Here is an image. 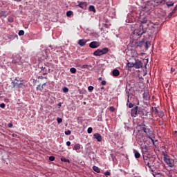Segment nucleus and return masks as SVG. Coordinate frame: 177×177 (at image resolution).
<instances>
[{
  "mask_svg": "<svg viewBox=\"0 0 177 177\" xmlns=\"http://www.w3.org/2000/svg\"><path fill=\"white\" fill-rule=\"evenodd\" d=\"M155 111L157 114H158L160 112H158V110L157 109V108H155Z\"/></svg>",
  "mask_w": 177,
  "mask_h": 177,
  "instance_id": "obj_52",
  "label": "nucleus"
},
{
  "mask_svg": "<svg viewBox=\"0 0 177 177\" xmlns=\"http://www.w3.org/2000/svg\"><path fill=\"white\" fill-rule=\"evenodd\" d=\"M70 71L72 73V74H75V73H77V69H75V68H71Z\"/></svg>",
  "mask_w": 177,
  "mask_h": 177,
  "instance_id": "obj_28",
  "label": "nucleus"
},
{
  "mask_svg": "<svg viewBox=\"0 0 177 177\" xmlns=\"http://www.w3.org/2000/svg\"><path fill=\"white\" fill-rule=\"evenodd\" d=\"M66 146H71V142H70V141H67L66 142Z\"/></svg>",
  "mask_w": 177,
  "mask_h": 177,
  "instance_id": "obj_48",
  "label": "nucleus"
},
{
  "mask_svg": "<svg viewBox=\"0 0 177 177\" xmlns=\"http://www.w3.org/2000/svg\"><path fill=\"white\" fill-rule=\"evenodd\" d=\"M48 66H46V65L41 66V64L39 65V68H40V71H43V70H45L46 68H48Z\"/></svg>",
  "mask_w": 177,
  "mask_h": 177,
  "instance_id": "obj_23",
  "label": "nucleus"
},
{
  "mask_svg": "<svg viewBox=\"0 0 177 177\" xmlns=\"http://www.w3.org/2000/svg\"><path fill=\"white\" fill-rule=\"evenodd\" d=\"M77 6L82 9H85L86 8V2L81 1Z\"/></svg>",
  "mask_w": 177,
  "mask_h": 177,
  "instance_id": "obj_10",
  "label": "nucleus"
},
{
  "mask_svg": "<svg viewBox=\"0 0 177 177\" xmlns=\"http://www.w3.org/2000/svg\"><path fill=\"white\" fill-rule=\"evenodd\" d=\"M88 10H90V12H96V9H95V6H90Z\"/></svg>",
  "mask_w": 177,
  "mask_h": 177,
  "instance_id": "obj_22",
  "label": "nucleus"
},
{
  "mask_svg": "<svg viewBox=\"0 0 177 177\" xmlns=\"http://www.w3.org/2000/svg\"><path fill=\"white\" fill-rule=\"evenodd\" d=\"M127 106L129 108V109H132V107H133V104L129 102V104L127 103Z\"/></svg>",
  "mask_w": 177,
  "mask_h": 177,
  "instance_id": "obj_34",
  "label": "nucleus"
},
{
  "mask_svg": "<svg viewBox=\"0 0 177 177\" xmlns=\"http://www.w3.org/2000/svg\"><path fill=\"white\" fill-rule=\"evenodd\" d=\"M147 29L143 28V25H140L138 29L133 32V38H140L143 34H146Z\"/></svg>",
  "mask_w": 177,
  "mask_h": 177,
  "instance_id": "obj_1",
  "label": "nucleus"
},
{
  "mask_svg": "<svg viewBox=\"0 0 177 177\" xmlns=\"http://www.w3.org/2000/svg\"><path fill=\"white\" fill-rule=\"evenodd\" d=\"M8 21L9 23H13V21H15V18H13V17H8Z\"/></svg>",
  "mask_w": 177,
  "mask_h": 177,
  "instance_id": "obj_26",
  "label": "nucleus"
},
{
  "mask_svg": "<svg viewBox=\"0 0 177 177\" xmlns=\"http://www.w3.org/2000/svg\"><path fill=\"white\" fill-rule=\"evenodd\" d=\"M173 10L176 12L177 11V7H175Z\"/></svg>",
  "mask_w": 177,
  "mask_h": 177,
  "instance_id": "obj_55",
  "label": "nucleus"
},
{
  "mask_svg": "<svg viewBox=\"0 0 177 177\" xmlns=\"http://www.w3.org/2000/svg\"><path fill=\"white\" fill-rule=\"evenodd\" d=\"M129 96H131V94H129V93H128V95H127V103L129 104Z\"/></svg>",
  "mask_w": 177,
  "mask_h": 177,
  "instance_id": "obj_46",
  "label": "nucleus"
},
{
  "mask_svg": "<svg viewBox=\"0 0 177 177\" xmlns=\"http://www.w3.org/2000/svg\"><path fill=\"white\" fill-rule=\"evenodd\" d=\"M6 106V105L5 104V103H2V104H0V107H1V109H5Z\"/></svg>",
  "mask_w": 177,
  "mask_h": 177,
  "instance_id": "obj_44",
  "label": "nucleus"
},
{
  "mask_svg": "<svg viewBox=\"0 0 177 177\" xmlns=\"http://www.w3.org/2000/svg\"><path fill=\"white\" fill-rule=\"evenodd\" d=\"M62 91H63V92H64V93H67V92H68V88H67V87H64V88H62Z\"/></svg>",
  "mask_w": 177,
  "mask_h": 177,
  "instance_id": "obj_37",
  "label": "nucleus"
},
{
  "mask_svg": "<svg viewBox=\"0 0 177 177\" xmlns=\"http://www.w3.org/2000/svg\"><path fill=\"white\" fill-rule=\"evenodd\" d=\"M171 73H174L175 71V68H171Z\"/></svg>",
  "mask_w": 177,
  "mask_h": 177,
  "instance_id": "obj_54",
  "label": "nucleus"
},
{
  "mask_svg": "<svg viewBox=\"0 0 177 177\" xmlns=\"http://www.w3.org/2000/svg\"><path fill=\"white\" fill-rule=\"evenodd\" d=\"M37 89H38L39 91H41V92H42V91H44V86H41L40 84H39L37 87Z\"/></svg>",
  "mask_w": 177,
  "mask_h": 177,
  "instance_id": "obj_27",
  "label": "nucleus"
},
{
  "mask_svg": "<svg viewBox=\"0 0 177 177\" xmlns=\"http://www.w3.org/2000/svg\"><path fill=\"white\" fill-rule=\"evenodd\" d=\"M111 174V173H110V171H107L104 173L105 176H110V175Z\"/></svg>",
  "mask_w": 177,
  "mask_h": 177,
  "instance_id": "obj_41",
  "label": "nucleus"
},
{
  "mask_svg": "<svg viewBox=\"0 0 177 177\" xmlns=\"http://www.w3.org/2000/svg\"><path fill=\"white\" fill-rule=\"evenodd\" d=\"M127 67L132 68V67H135V63L129 62L127 63Z\"/></svg>",
  "mask_w": 177,
  "mask_h": 177,
  "instance_id": "obj_24",
  "label": "nucleus"
},
{
  "mask_svg": "<svg viewBox=\"0 0 177 177\" xmlns=\"http://www.w3.org/2000/svg\"><path fill=\"white\" fill-rule=\"evenodd\" d=\"M7 16L6 11H0V17H6Z\"/></svg>",
  "mask_w": 177,
  "mask_h": 177,
  "instance_id": "obj_19",
  "label": "nucleus"
},
{
  "mask_svg": "<svg viewBox=\"0 0 177 177\" xmlns=\"http://www.w3.org/2000/svg\"><path fill=\"white\" fill-rule=\"evenodd\" d=\"M49 160H50V161H55V156H50L49 157Z\"/></svg>",
  "mask_w": 177,
  "mask_h": 177,
  "instance_id": "obj_45",
  "label": "nucleus"
},
{
  "mask_svg": "<svg viewBox=\"0 0 177 177\" xmlns=\"http://www.w3.org/2000/svg\"><path fill=\"white\" fill-rule=\"evenodd\" d=\"M98 81H102V77H99Z\"/></svg>",
  "mask_w": 177,
  "mask_h": 177,
  "instance_id": "obj_58",
  "label": "nucleus"
},
{
  "mask_svg": "<svg viewBox=\"0 0 177 177\" xmlns=\"http://www.w3.org/2000/svg\"><path fill=\"white\" fill-rule=\"evenodd\" d=\"M89 46L92 49H96V48H99V46H100V44L97 41H92L89 44Z\"/></svg>",
  "mask_w": 177,
  "mask_h": 177,
  "instance_id": "obj_4",
  "label": "nucleus"
},
{
  "mask_svg": "<svg viewBox=\"0 0 177 177\" xmlns=\"http://www.w3.org/2000/svg\"><path fill=\"white\" fill-rule=\"evenodd\" d=\"M18 35L19 36L24 35V30H19L18 32Z\"/></svg>",
  "mask_w": 177,
  "mask_h": 177,
  "instance_id": "obj_36",
  "label": "nucleus"
},
{
  "mask_svg": "<svg viewBox=\"0 0 177 177\" xmlns=\"http://www.w3.org/2000/svg\"><path fill=\"white\" fill-rule=\"evenodd\" d=\"M163 160L168 167L174 168V165H175V160H174V159L169 158L167 155H164Z\"/></svg>",
  "mask_w": 177,
  "mask_h": 177,
  "instance_id": "obj_2",
  "label": "nucleus"
},
{
  "mask_svg": "<svg viewBox=\"0 0 177 177\" xmlns=\"http://www.w3.org/2000/svg\"><path fill=\"white\" fill-rule=\"evenodd\" d=\"M102 85H106V84H107V82H106V80H103L102 82H101Z\"/></svg>",
  "mask_w": 177,
  "mask_h": 177,
  "instance_id": "obj_49",
  "label": "nucleus"
},
{
  "mask_svg": "<svg viewBox=\"0 0 177 177\" xmlns=\"http://www.w3.org/2000/svg\"><path fill=\"white\" fill-rule=\"evenodd\" d=\"M88 90L90 91V92H92V91L93 90V86H89L88 87Z\"/></svg>",
  "mask_w": 177,
  "mask_h": 177,
  "instance_id": "obj_42",
  "label": "nucleus"
},
{
  "mask_svg": "<svg viewBox=\"0 0 177 177\" xmlns=\"http://www.w3.org/2000/svg\"><path fill=\"white\" fill-rule=\"evenodd\" d=\"M86 42H88V41H86V39H81L78 40V45H80V46H85V45H86Z\"/></svg>",
  "mask_w": 177,
  "mask_h": 177,
  "instance_id": "obj_7",
  "label": "nucleus"
},
{
  "mask_svg": "<svg viewBox=\"0 0 177 177\" xmlns=\"http://www.w3.org/2000/svg\"><path fill=\"white\" fill-rule=\"evenodd\" d=\"M109 111H111V113H114V111H115V108H114V106H110Z\"/></svg>",
  "mask_w": 177,
  "mask_h": 177,
  "instance_id": "obj_31",
  "label": "nucleus"
},
{
  "mask_svg": "<svg viewBox=\"0 0 177 177\" xmlns=\"http://www.w3.org/2000/svg\"><path fill=\"white\" fill-rule=\"evenodd\" d=\"M139 114V106H136L131 109V117H137Z\"/></svg>",
  "mask_w": 177,
  "mask_h": 177,
  "instance_id": "obj_3",
  "label": "nucleus"
},
{
  "mask_svg": "<svg viewBox=\"0 0 177 177\" xmlns=\"http://www.w3.org/2000/svg\"><path fill=\"white\" fill-rule=\"evenodd\" d=\"M15 1H16L17 2H20V1H21V0H15Z\"/></svg>",
  "mask_w": 177,
  "mask_h": 177,
  "instance_id": "obj_59",
  "label": "nucleus"
},
{
  "mask_svg": "<svg viewBox=\"0 0 177 177\" xmlns=\"http://www.w3.org/2000/svg\"><path fill=\"white\" fill-rule=\"evenodd\" d=\"M8 128H13V124L12 123H9L8 124Z\"/></svg>",
  "mask_w": 177,
  "mask_h": 177,
  "instance_id": "obj_47",
  "label": "nucleus"
},
{
  "mask_svg": "<svg viewBox=\"0 0 177 177\" xmlns=\"http://www.w3.org/2000/svg\"><path fill=\"white\" fill-rule=\"evenodd\" d=\"M72 15H73V11H68L66 12L67 17H70V16H72Z\"/></svg>",
  "mask_w": 177,
  "mask_h": 177,
  "instance_id": "obj_32",
  "label": "nucleus"
},
{
  "mask_svg": "<svg viewBox=\"0 0 177 177\" xmlns=\"http://www.w3.org/2000/svg\"><path fill=\"white\" fill-rule=\"evenodd\" d=\"M12 85H13L14 88H16V87L20 86V85H23V83H21V82L19 83V81L17 80V82H16V81L12 82Z\"/></svg>",
  "mask_w": 177,
  "mask_h": 177,
  "instance_id": "obj_13",
  "label": "nucleus"
},
{
  "mask_svg": "<svg viewBox=\"0 0 177 177\" xmlns=\"http://www.w3.org/2000/svg\"><path fill=\"white\" fill-rule=\"evenodd\" d=\"M93 169L95 171V172H97V174H100V169H99V167L97 166H93Z\"/></svg>",
  "mask_w": 177,
  "mask_h": 177,
  "instance_id": "obj_21",
  "label": "nucleus"
},
{
  "mask_svg": "<svg viewBox=\"0 0 177 177\" xmlns=\"http://www.w3.org/2000/svg\"><path fill=\"white\" fill-rule=\"evenodd\" d=\"M61 161H62L63 162H70V160L66 159L65 158H62Z\"/></svg>",
  "mask_w": 177,
  "mask_h": 177,
  "instance_id": "obj_29",
  "label": "nucleus"
},
{
  "mask_svg": "<svg viewBox=\"0 0 177 177\" xmlns=\"http://www.w3.org/2000/svg\"><path fill=\"white\" fill-rule=\"evenodd\" d=\"M59 106H62V104H59Z\"/></svg>",
  "mask_w": 177,
  "mask_h": 177,
  "instance_id": "obj_62",
  "label": "nucleus"
},
{
  "mask_svg": "<svg viewBox=\"0 0 177 177\" xmlns=\"http://www.w3.org/2000/svg\"><path fill=\"white\" fill-rule=\"evenodd\" d=\"M97 121H100V122H102V121H103V118H102V115H98V116L97 117Z\"/></svg>",
  "mask_w": 177,
  "mask_h": 177,
  "instance_id": "obj_33",
  "label": "nucleus"
},
{
  "mask_svg": "<svg viewBox=\"0 0 177 177\" xmlns=\"http://www.w3.org/2000/svg\"><path fill=\"white\" fill-rule=\"evenodd\" d=\"M101 91H104V86L101 87Z\"/></svg>",
  "mask_w": 177,
  "mask_h": 177,
  "instance_id": "obj_56",
  "label": "nucleus"
},
{
  "mask_svg": "<svg viewBox=\"0 0 177 177\" xmlns=\"http://www.w3.org/2000/svg\"><path fill=\"white\" fill-rule=\"evenodd\" d=\"M93 138L94 139H96L97 140V142H102V136L98 133H96L93 135Z\"/></svg>",
  "mask_w": 177,
  "mask_h": 177,
  "instance_id": "obj_8",
  "label": "nucleus"
},
{
  "mask_svg": "<svg viewBox=\"0 0 177 177\" xmlns=\"http://www.w3.org/2000/svg\"><path fill=\"white\" fill-rule=\"evenodd\" d=\"M12 136H15V134H12Z\"/></svg>",
  "mask_w": 177,
  "mask_h": 177,
  "instance_id": "obj_63",
  "label": "nucleus"
},
{
  "mask_svg": "<svg viewBox=\"0 0 177 177\" xmlns=\"http://www.w3.org/2000/svg\"><path fill=\"white\" fill-rule=\"evenodd\" d=\"M57 121L58 124H62V122H63V119H62L60 118H57Z\"/></svg>",
  "mask_w": 177,
  "mask_h": 177,
  "instance_id": "obj_35",
  "label": "nucleus"
},
{
  "mask_svg": "<svg viewBox=\"0 0 177 177\" xmlns=\"http://www.w3.org/2000/svg\"><path fill=\"white\" fill-rule=\"evenodd\" d=\"M135 68H142L143 67V63L141 61H136L134 63Z\"/></svg>",
  "mask_w": 177,
  "mask_h": 177,
  "instance_id": "obj_6",
  "label": "nucleus"
},
{
  "mask_svg": "<svg viewBox=\"0 0 177 177\" xmlns=\"http://www.w3.org/2000/svg\"><path fill=\"white\" fill-rule=\"evenodd\" d=\"M147 23V19L145 18L142 21H141V24H146Z\"/></svg>",
  "mask_w": 177,
  "mask_h": 177,
  "instance_id": "obj_39",
  "label": "nucleus"
},
{
  "mask_svg": "<svg viewBox=\"0 0 177 177\" xmlns=\"http://www.w3.org/2000/svg\"><path fill=\"white\" fill-rule=\"evenodd\" d=\"M49 71H50V69H49V67H48L43 71H39V74H41V75H46V74H48Z\"/></svg>",
  "mask_w": 177,
  "mask_h": 177,
  "instance_id": "obj_9",
  "label": "nucleus"
},
{
  "mask_svg": "<svg viewBox=\"0 0 177 177\" xmlns=\"http://www.w3.org/2000/svg\"><path fill=\"white\" fill-rule=\"evenodd\" d=\"M93 56H102V53L100 51V49H97L94 53H93Z\"/></svg>",
  "mask_w": 177,
  "mask_h": 177,
  "instance_id": "obj_15",
  "label": "nucleus"
},
{
  "mask_svg": "<svg viewBox=\"0 0 177 177\" xmlns=\"http://www.w3.org/2000/svg\"><path fill=\"white\" fill-rule=\"evenodd\" d=\"M81 149V145L80 144H75L73 147V150H75L76 151H78Z\"/></svg>",
  "mask_w": 177,
  "mask_h": 177,
  "instance_id": "obj_16",
  "label": "nucleus"
},
{
  "mask_svg": "<svg viewBox=\"0 0 177 177\" xmlns=\"http://www.w3.org/2000/svg\"><path fill=\"white\" fill-rule=\"evenodd\" d=\"M101 55L103 56V55H106V53H109V48L105 47L102 49H100Z\"/></svg>",
  "mask_w": 177,
  "mask_h": 177,
  "instance_id": "obj_11",
  "label": "nucleus"
},
{
  "mask_svg": "<svg viewBox=\"0 0 177 177\" xmlns=\"http://www.w3.org/2000/svg\"><path fill=\"white\" fill-rule=\"evenodd\" d=\"M142 153L145 154V153H147V147L146 145L141 147Z\"/></svg>",
  "mask_w": 177,
  "mask_h": 177,
  "instance_id": "obj_18",
  "label": "nucleus"
},
{
  "mask_svg": "<svg viewBox=\"0 0 177 177\" xmlns=\"http://www.w3.org/2000/svg\"><path fill=\"white\" fill-rule=\"evenodd\" d=\"M160 3L165 4V3H165V0H162V1H160Z\"/></svg>",
  "mask_w": 177,
  "mask_h": 177,
  "instance_id": "obj_51",
  "label": "nucleus"
},
{
  "mask_svg": "<svg viewBox=\"0 0 177 177\" xmlns=\"http://www.w3.org/2000/svg\"><path fill=\"white\" fill-rule=\"evenodd\" d=\"M134 156L136 158H140V153L137 150H133Z\"/></svg>",
  "mask_w": 177,
  "mask_h": 177,
  "instance_id": "obj_17",
  "label": "nucleus"
},
{
  "mask_svg": "<svg viewBox=\"0 0 177 177\" xmlns=\"http://www.w3.org/2000/svg\"><path fill=\"white\" fill-rule=\"evenodd\" d=\"M149 164H150V163L148 162H147V165H149Z\"/></svg>",
  "mask_w": 177,
  "mask_h": 177,
  "instance_id": "obj_61",
  "label": "nucleus"
},
{
  "mask_svg": "<svg viewBox=\"0 0 177 177\" xmlns=\"http://www.w3.org/2000/svg\"><path fill=\"white\" fill-rule=\"evenodd\" d=\"M175 13V10H172V12L169 13V17H172Z\"/></svg>",
  "mask_w": 177,
  "mask_h": 177,
  "instance_id": "obj_38",
  "label": "nucleus"
},
{
  "mask_svg": "<svg viewBox=\"0 0 177 177\" xmlns=\"http://www.w3.org/2000/svg\"><path fill=\"white\" fill-rule=\"evenodd\" d=\"M38 78L40 79V80H44V77L43 76H39Z\"/></svg>",
  "mask_w": 177,
  "mask_h": 177,
  "instance_id": "obj_53",
  "label": "nucleus"
},
{
  "mask_svg": "<svg viewBox=\"0 0 177 177\" xmlns=\"http://www.w3.org/2000/svg\"><path fill=\"white\" fill-rule=\"evenodd\" d=\"M112 74L113 77H118V75H120V71H118V69H114L112 71Z\"/></svg>",
  "mask_w": 177,
  "mask_h": 177,
  "instance_id": "obj_12",
  "label": "nucleus"
},
{
  "mask_svg": "<svg viewBox=\"0 0 177 177\" xmlns=\"http://www.w3.org/2000/svg\"><path fill=\"white\" fill-rule=\"evenodd\" d=\"M45 85H46V83H44L41 86L44 87Z\"/></svg>",
  "mask_w": 177,
  "mask_h": 177,
  "instance_id": "obj_57",
  "label": "nucleus"
},
{
  "mask_svg": "<svg viewBox=\"0 0 177 177\" xmlns=\"http://www.w3.org/2000/svg\"><path fill=\"white\" fill-rule=\"evenodd\" d=\"M164 111H161L159 112L158 113V116L160 118H162V117H164Z\"/></svg>",
  "mask_w": 177,
  "mask_h": 177,
  "instance_id": "obj_30",
  "label": "nucleus"
},
{
  "mask_svg": "<svg viewBox=\"0 0 177 177\" xmlns=\"http://www.w3.org/2000/svg\"><path fill=\"white\" fill-rule=\"evenodd\" d=\"M148 42H149V41H146V42H145V45H146L147 49H148V48H149Z\"/></svg>",
  "mask_w": 177,
  "mask_h": 177,
  "instance_id": "obj_50",
  "label": "nucleus"
},
{
  "mask_svg": "<svg viewBox=\"0 0 177 177\" xmlns=\"http://www.w3.org/2000/svg\"><path fill=\"white\" fill-rule=\"evenodd\" d=\"M65 135H71V131H70V130L66 131Z\"/></svg>",
  "mask_w": 177,
  "mask_h": 177,
  "instance_id": "obj_43",
  "label": "nucleus"
},
{
  "mask_svg": "<svg viewBox=\"0 0 177 177\" xmlns=\"http://www.w3.org/2000/svg\"><path fill=\"white\" fill-rule=\"evenodd\" d=\"M93 131V129L92 127H88L87 129L88 133H91Z\"/></svg>",
  "mask_w": 177,
  "mask_h": 177,
  "instance_id": "obj_40",
  "label": "nucleus"
},
{
  "mask_svg": "<svg viewBox=\"0 0 177 177\" xmlns=\"http://www.w3.org/2000/svg\"><path fill=\"white\" fill-rule=\"evenodd\" d=\"M166 5H167V6H168V8H169V6H174V2L167 1V2H166Z\"/></svg>",
  "mask_w": 177,
  "mask_h": 177,
  "instance_id": "obj_25",
  "label": "nucleus"
},
{
  "mask_svg": "<svg viewBox=\"0 0 177 177\" xmlns=\"http://www.w3.org/2000/svg\"><path fill=\"white\" fill-rule=\"evenodd\" d=\"M140 129L141 131H143V132H145V133H146L147 135H149V132H150V129H147V126H146V124H142L140 126Z\"/></svg>",
  "mask_w": 177,
  "mask_h": 177,
  "instance_id": "obj_5",
  "label": "nucleus"
},
{
  "mask_svg": "<svg viewBox=\"0 0 177 177\" xmlns=\"http://www.w3.org/2000/svg\"><path fill=\"white\" fill-rule=\"evenodd\" d=\"M145 113H146V110L142 108H138V114L140 115H145Z\"/></svg>",
  "mask_w": 177,
  "mask_h": 177,
  "instance_id": "obj_14",
  "label": "nucleus"
},
{
  "mask_svg": "<svg viewBox=\"0 0 177 177\" xmlns=\"http://www.w3.org/2000/svg\"><path fill=\"white\" fill-rule=\"evenodd\" d=\"M44 78H45V80H48V77H44Z\"/></svg>",
  "mask_w": 177,
  "mask_h": 177,
  "instance_id": "obj_60",
  "label": "nucleus"
},
{
  "mask_svg": "<svg viewBox=\"0 0 177 177\" xmlns=\"http://www.w3.org/2000/svg\"><path fill=\"white\" fill-rule=\"evenodd\" d=\"M80 68H86L87 70H89V68H92V66L85 64V65L80 66Z\"/></svg>",
  "mask_w": 177,
  "mask_h": 177,
  "instance_id": "obj_20",
  "label": "nucleus"
}]
</instances>
